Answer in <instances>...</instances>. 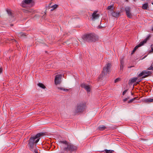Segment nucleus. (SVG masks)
<instances>
[{"label": "nucleus", "mask_w": 153, "mask_h": 153, "mask_svg": "<svg viewBox=\"0 0 153 153\" xmlns=\"http://www.w3.org/2000/svg\"><path fill=\"white\" fill-rule=\"evenodd\" d=\"M127 98V100L129 98V97H128L127 98Z\"/></svg>", "instance_id": "nucleus-40"}, {"label": "nucleus", "mask_w": 153, "mask_h": 153, "mask_svg": "<svg viewBox=\"0 0 153 153\" xmlns=\"http://www.w3.org/2000/svg\"><path fill=\"white\" fill-rule=\"evenodd\" d=\"M127 98H125V99H124L123 100V101L124 102H126V101H127Z\"/></svg>", "instance_id": "nucleus-35"}, {"label": "nucleus", "mask_w": 153, "mask_h": 153, "mask_svg": "<svg viewBox=\"0 0 153 153\" xmlns=\"http://www.w3.org/2000/svg\"><path fill=\"white\" fill-rule=\"evenodd\" d=\"M45 135L44 133L40 132L37 133L35 135H31L29 140L27 141V145L31 151L33 150L34 146H36L37 143L39 141L40 137Z\"/></svg>", "instance_id": "nucleus-1"}, {"label": "nucleus", "mask_w": 153, "mask_h": 153, "mask_svg": "<svg viewBox=\"0 0 153 153\" xmlns=\"http://www.w3.org/2000/svg\"><path fill=\"white\" fill-rule=\"evenodd\" d=\"M138 97H135L134 98L128 101V103H130L133 102L134 100H135L137 99Z\"/></svg>", "instance_id": "nucleus-27"}, {"label": "nucleus", "mask_w": 153, "mask_h": 153, "mask_svg": "<svg viewBox=\"0 0 153 153\" xmlns=\"http://www.w3.org/2000/svg\"><path fill=\"white\" fill-rule=\"evenodd\" d=\"M143 102L145 103H149L150 102H153V99H146L144 100Z\"/></svg>", "instance_id": "nucleus-17"}, {"label": "nucleus", "mask_w": 153, "mask_h": 153, "mask_svg": "<svg viewBox=\"0 0 153 153\" xmlns=\"http://www.w3.org/2000/svg\"><path fill=\"white\" fill-rule=\"evenodd\" d=\"M131 94H132V95H133V93H131Z\"/></svg>", "instance_id": "nucleus-46"}, {"label": "nucleus", "mask_w": 153, "mask_h": 153, "mask_svg": "<svg viewBox=\"0 0 153 153\" xmlns=\"http://www.w3.org/2000/svg\"><path fill=\"white\" fill-rule=\"evenodd\" d=\"M45 52H46V53H47V51H45Z\"/></svg>", "instance_id": "nucleus-47"}, {"label": "nucleus", "mask_w": 153, "mask_h": 153, "mask_svg": "<svg viewBox=\"0 0 153 153\" xmlns=\"http://www.w3.org/2000/svg\"><path fill=\"white\" fill-rule=\"evenodd\" d=\"M58 88L61 90H63L65 91H69L68 89H67L66 88H64L62 87H58Z\"/></svg>", "instance_id": "nucleus-28"}, {"label": "nucleus", "mask_w": 153, "mask_h": 153, "mask_svg": "<svg viewBox=\"0 0 153 153\" xmlns=\"http://www.w3.org/2000/svg\"><path fill=\"white\" fill-rule=\"evenodd\" d=\"M152 4H153V2H152Z\"/></svg>", "instance_id": "nucleus-44"}, {"label": "nucleus", "mask_w": 153, "mask_h": 153, "mask_svg": "<svg viewBox=\"0 0 153 153\" xmlns=\"http://www.w3.org/2000/svg\"><path fill=\"white\" fill-rule=\"evenodd\" d=\"M3 71V69L2 68H0V74H1L2 72Z\"/></svg>", "instance_id": "nucleus-34"}, {"label": "nucleus", "mask_w": 153, "mask_h": 153, "mask_svg": "<svg viewBox=\"0 0 153 153\" xmlns=\"http://www.w3.org/2000/svg\"><path fill=\"white\" fill-rule=\"evenodd\" d=\"M111 13L112 16L115 18L118 17L120 13V12L119 11H114L113 10L112 11Z\"/></svg>", "instance_id": "nucleus-12"}, {"label": "nucleus", "mask_w": 153, "mask_h": 153, "mask_svg": "<svg viewBox=\"0 0 153 153\" xmlns=\"http://www.w3.org/2000/svg\"><path fill=\"white\" fill-rule=\"evenodd\" d=\"M34 152L35 153H39L38 152H37V151L36 150V149H35L34 150Z\"/></svg>", "instance_id": "nucleus-37"}, {"label": "nucleus", "mask_w": 153, "mask_h": 153, "mask_svg": "<svg viewBox=\"0 0 153 153\" xmlns=\"http://www.w3.org/2000/svg\"><path fill=\"white\" fill-rule=\"evenodd\" d=\"M151 35H149L147 36L146 39H144V40L141 42L137 45L139 47H140L143 45L145 43H146L147 41L149 40L150 38L151 37Z\"/></svg>", "instance_id": "nucleus-9"}, {"label": "nucleus", "mask_w": 153, "mask_h": 153, "mask_svg": "<svg viewBox=\"0 0 153 153\" xmlns=\"http://www.w3.org/2000/svg\"><path fill=\"white\" fill-rule=\"evenodd\" d=\"M140 80L139 81H138V82H140Z\"/></svg>", "instance_id": "nucleus-43"}, {"label": "nucleus", "mask_w": 153, "mask_h": 153, "mask_svg": "<svg viewBox=\"0 0 153 153\" xmlns=\"http://www.w3.org/2000/svg\"><path fill=\"white\" fill-rule=\"evenodd\" d=\"M25 140V139H24V141Z\"/></svg>", "instance_id": "nucleus-48"}, {"label": "nucleus", "mask_w": 153, "mask_h": 153, "mask_svg": "<svg viewBox=\"0 0 153 153\" xmlns=\"http://www.w3.org/2000/svg\"><path fill=\"white\" fill-rule=\"evenodd\" d=\"M128 91V89H126V90H125L124 91H123V95H124L126 93V92H127Z\"/></svg>", "instance_id": "nucleus-33"}, {"label": "nucleus", "mask_w": 153, "mask_h": 153, "mask_svg": "<svg viewBox=\"0 0 153 153\" xmlns=\"http://www.w3.org/2000/svg\"><path fill=\"white\" fill-rule=\"evenodd\" d=\"M60 143H63V144H65L66 146V147H67V146L69 144V143H68L66 140L60 141Z\"/></svg>", "instance_id": "nucleus-25"}, {"label": "nucleus", "mask_w": 153, "mask_h": 153, "mask_svg": "<svg viewBox=\"0 0 153 153\" xmlns=\"http://www.w3.org/2000/svg\"><path fill=\"white\" fill-rule=\"evenodd\" d=\"M85 105L83 103L78 104L76 109L75 111V113L82 112L85 109Z\"/></svg>", "instance_id": "nucleus-5"}, {"label": "nucleus", "mask_w": 153, "mask_h": 153, "mask_svg": "<svg viewBox=\"0 0 153 153\" xmlns=\"http://www.w3.org/2000/svg\"><path fill=\"white\" fill-rule=\"evenodd\" d=\"M37 85L39 86L43 89H45L46 88L45 86L42 83H39L37 84Z\"/></svg>", "instance_id": "nucleus-19"}, {"label": "nucleus", "mask_w": 153, "mask_h": 153, "mask_svg": "<svg viewBox=\"0 0 153 153\" xmlns=\"http://www.w3.org/2000/svg\"><path fill=\"white\" fill-rule=\"evenodd\" d=\"M137 79V77L133 78H132L131 79V82L133 83L135 82L136 81Z\"/></svg>", "instance_id": "nucleus-26"}, {"label": "nucleus", "mask_w": 153, "mask_h": 153, "mask_svg": "<svg viewBox=\"0 0 153 153\" xmlns=\"http://www.w3.org/2000/svg\"><path fill=\"white\" fill-rule=\"evenodd\" d=\"M32 12V10L29 9H28L27 10H25V12H26V13H31Z\"/></svg>", "instance_id": "nucleus-30"}, {"label": "nucleus", "mask_w": 153, "mask_h": 153, "mask_svg": "<svg viewBox=\"0 0 153 153\" xmlns=\"http://www.w3.org/2000/svg\"><path fill=\"white\" fill-rule=\"evenodd\" d=\"M6 11L7 12L8 15L10 16H12L13 13L12 12L11 10L8 9H6Z\"/></svg>", "instance_id": "nucleus-20"}, {"label": "nucleus", "mask_w": 153, "mask_h": 153, "mask_svg": "<svg viewBox=\"0 0 153 153\" xmlns=\"http://www.w3.org/2000/svg\"><path fill=\"white\" fill-rule=\"evenodd\" d=\"M32 3H33V0H24L22 2L21 6L23 7H25L26 6V4H32Z\"/></svg>", "instance_id": "nucleus-8"}, {"label": "nucleus", "mask_w": 153, "mask_h": 153, "mask_svg": "<svg viewBox=\"0 0 153 153\" xmlns=\"http://www.w3.org/2000/svg\"><path fill=\"white\" fill-rule=\"evenodd\" d=\"M147 70L153 71V61L150 66L148 68Z\"/></svg>", "instance_id": "nucleus-29"}, {"label": "nucleus", "mask_w": 153, "mask_h": 153, "mask_svg": "<svg viewBox=\"0 0 153 153\" xmlns=\"http://www.w3.org/2000/svg\"><path fill=\"white\" fill-rule=\"evenodd\" d=\"M120 71H123V68L124 67V61L123 60H121L120 61Z\"/></svg>", "instance_id": "nucleus-14"}, {"label": "nucleus", "mask_w": 153, "mask_h": 153, "mask_svg": "<svg viewBox=\"0 0 153 153\" xmlns=\"http://www.w3.org/2000/svg\"><path fill=\"white\" fill-rule=\"evenodd\" d=\"M61 76V75H57L56 76L54 80L55 85H57L60 84L61 82L60 79Z\"/></svg>", "instance_id": "nucleus-10"}, {"label": "nucleus", "mask_w": 153, "mask_h": 153, "mask_svg": "<svg viewBox=\"0 0 153 153\" xmlns=\"http://www.w3.org/2000/svg\"><path fill=\"white\" fill-rule=\"evenodd\" d=\"M64 153L63 152H62V153Z\"/></svg>", "instance_id": "nucleus-49"}, {"label": "nucleus", "mask_w": 153, "mask_h": 153, "mask_svg": "<svg viewBox=\"0 0 153 153\" xmlns=\"http://www.w3.org/2000/svg\"><path fill=\"white\" fill-rule=\"evenodd\" d=\"M126 14L127 17L129 18H131L132 15L131 13V8L129 7H127L125 8Z\"/></svg>", "instance_id": "nucleus-7"}, {"label": "nucleus", "mask_w": 153, "mask_h": 153, "mask_svg": "<svg viewBox=\"0 0 153 153\" xmlns=\"http://www.w3.org/2000/svg\"><path fill=\"white\" fill-rule=\"evenodd\" d=\"M152 72L150 71H146V70L143 71L138 76V77L142 76V78H144L149 76H151Z\"/></svg>", "instance_id": "nucleus-6"}, {"label": "nucleus", "mask_w": 153, "mask_h": 153, "mask_svg": "<svg viewBox=\"0 0 153 153\" xmlns=\"http://www.w3.org/2000/svg\"><path fill=\"white\" fill-rule=\"evenodd\" d=\"M85 42H93L98 40V37L94 34L91 33L85 34L82 37Z\"/></svg>", "instance_id": "nucleus-2"}, {"label": "nucleus", "mask_w": 153, "mask_h": 153, "mask_svg": "<svg viewBox=\"0 0 153 153\" xmlns=\"http://www.w3.org/2000/svg\"><path fill=\"white\" fill-rule=\"evenodd\" d=\"M58 7V5L56 4H55L53 6L51 7L52 8V9H51V11H53L54 10L56 9V8L57 7Z\"/></svg>", "instance_id": "nucleus-22"}, {"label": "nucleus", "mask_w": 153, "mask_h": 153, "mask_svg": "<svg viewBox=\"0 0 153 153\" xmlns=\"http://www.w3.org/2000/svg\"><path fill=\"white\" fill-rule=\"evenodd\" d=\"M107 128L106 127L103 125H100L98 127V129L100 131H103Z\"/></svg>", "instance_id": "nucleus-15"}, {"label": "nucleus", "mask_w": 153, "mask_h": 153, "mask_svg": "<svg viewBox=\"0 0 153 153\" xmlns=\"http://www.w3.org/2000/svg\"><path fill=\"white\" fill-rule=\"evenodd\" d=\"M147 56V55L143 57V58L142 59H144Z\"/></svg>", "instance_id": "nucleus-38"}, {"label": "nucleus", "mask_w": 153, "mask_h": 153, "mask_svg": "<svg viewBox=\"0 0 153 153\" xmlns=\"http://www.w3.org/2000/svg\"><path fill=\"white\" fill-rule=\"evenodd\" d=\"M152 30L153 31V27H152Z\"/></svg>", "instance_id": "nucleus-42"}, {"label": "nucleus", "mask_w": 153, "mask_h": 153, "mask_svg": "<svg viewBox=\"0 0 153 153\" xmlns=\"http://www.w3.org/2000/svg\"><path fill=\"white\" fill-rule=\"evenodd\" d=\"M19 35L20 36L25 37L27 35L25 33L21 32L19 33Z\"/></svg>", "instance_id": "nucleus-21"}, {"label": "nucleus", "mask_w": 153, "mask_h": 153, "mask_svg": "<svg viewBox=\"0 0 153 153\" xmlns=\"http://www.w3.org/2000/svg\"><path fill=\"white\" fill-rule=\"evenodd\" d=\"M97 11H94L92 14V17L93 19H97L99 17L100 15L97 14Z\"/></svg>", "instance_id": "nucleus-13"}, {"label": "nucleus", "mask_w": 153, "mask_h": 153, "mask_svg": "<svg viewBox=\"0 0 153 153\" xmlns=\"http://www.w3.org/2000/svg\"><path fill=\"white\" fill-rule=\"evenodd\" d=\"M99 27L100 28H102L104 27L100 25H99Z\"/></svg>", "instance_id": "nucleus-36"}, {"label": "nucleus", "mask_w": 153, "mask_h": 153, "mask_svg": "<svg viewBox=\"0 0 153 153\" xmlns=\"http://www.w3.org/2000/svg\"><path fill=\"white\" fill-rule=\"evenodd\" d=\"M131 67H128V68H131Z\"/></svg>", "instance_id": "nucleus-45"}, {"label": "nucleus", "mask_w": 153, "mask_h": 153, "mask_svg": "<svg viewBox=\"0 0 153 153\" xmlns=\"http://www.w3.org/2000/svg\"><path fill=\"white\" fill-rule=\"evenodd\" d=\"M13 24H11V25H10V26H13Z\"/></svg>", "instance_id": "nucleus-39"}, {"label": "nucleus", "mask_w": 153, "mask_h": 153, "mask_svg": "<svg viewBox=\"0 0 153 153\" xmlns=\"http://www.w3.org/2000/svg\"><path fill=\"white\" fill-rule=\"evenodd\" d=\"M77 149V147L71 143H69V144L67 147H64L63 150L64 151L69 153H72L73 152L76 151Z\"/></svg>", "instance_id": "nucleus-4"}, {"label": "nucleus", "mask_w": 153, "mask_h": 153, "mask_svg": "<svg viewBox=\"0 0 153 153\" xmlns=\"http://www.w3.org/2000/svg\"><path fill=\"white\" fill-rule=\"evenodd\" d=\"M120 79L119 78H117L115 80L114 82L115 83L117 82H118V81H119Z\"/></svg>", "instance_id": "nucleus-32"}, {"label": "nucleus", "mask_w": 153, "mask_h": 153, "mask_svg": "<svg viewBox=\"0 0 153 153\" xmlns=\"http://www.w3.org/2000/svg\"><path fill=\"white\" fill-rule=\"evenodd\" d=\"M139 48L138 46L137 45L133 49L132 52L131 53V55H132L136 51V50Z\"/></svg>", "instance_id": "nucleus-24"}, {"label": "nucleus", "mask_w": 153, "mask_h": 153, "mask_svg": "<svg viewBox=\"0 0 153 153\" xmlns=\"http://www.w3.org/2000/svg\"><path fill=\"white\" fill-rule=\"evenodd\" d=\"M107 9L108 10H109L110 11H113L114 9V5H112L108 7Z\"/></svg>", "instance_id": "nucleus-23"}, {"label": "nucleus", "mask_w": 153, "mask_h": 153, "mask_svg": "<svg viewBox=\"0 0 153 153\" xmlns=\"http://www.w3.org/2000/svg\"><path fill=\"white\" fill-rule=\"evenodd\" d=\"M126 1H127V2H128V0H126Z\"/></svg>", "instance_id": "nucleus-41"}, {"label": "nucleus", "mask_w": 153, "mask_h": 153, "mask_svg": "<svg viewBox=\"0 0 153 153\" xmlns=\"http://www.w3.org/2000/svg\"><path fill=\"white\" fill-rule=\"evenodd\" d=\"M114 152L113 150L107 149H105L102 151V152H105L106 153H113Z\"/></svg>", "instance_id": "nucleus-18"}, {"label": "nucleus", "mask_w": 153, "mask_h": 153, "mask_svg": "<svg viewBox=\"0 0 153 153\" xmlns=\"http://www.w3.org/2000/svg\"><path fill=\"white\" fill-rule=\"evenodd\" d=\"M81 86L82 88H84L88 92L90 91L91 88L89 85H86L84 83H82Z\"/></svg>", "instance_id": "nucleus-11"}, {"label": "nucleus", "mask_w": 153, "mask_h": 153, "mask_svg": "<svg viewBox=\"0 0 153 153\" xmlns=\"http://www.w3.org/2000/svg\"><path fill=\"white\" fill-rule=\"evenodd\" d=\"M111 66V64L108 63L103 67L101 73L99 75L98 77L99 79H102L103 76L109 74V73L110 72Z\"/></svg>", "instance_id": "nucleus-3"}, {"label": "nucleus", "mask_w": 153, "mask_h": 153, "mask_svg": "<svg viewBox=\"0 0 153 153\" xmlns=\"http://www.w3.org/2000/svg\"><path fill=\"white\" fill-rule=\"evenodd\" d=\"M151 50L150 51L149 53H151L153 52V45H152L151 46Z\"/></svg>", "instance_id": "nucleus-31"}, {"label": "nucleus", "mask_w": 153, "mask_h": 153, "mask_svg": "<svg viewBox=\"0 0 153 153\" xmlns=\"http://www.w3.org/2000/svg\"><path fill=\"white\" fill-rule=\"evenodd\" d=\"M148 3H146L143 4L142 7V8L143 10H148Z\"/></svg>", "instance_id": "nucleus-16"}]
</instances>
